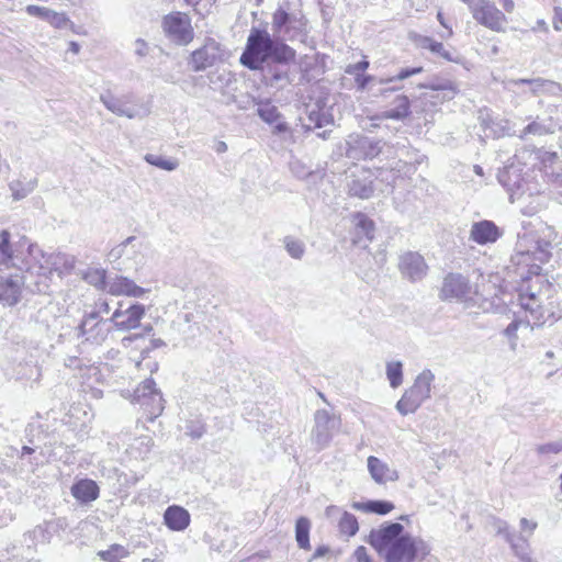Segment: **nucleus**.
Returning <instances> with one entry per match:
<instances>
[{"label": "nucleus", "mask_w": 562, "mask_h": 562, "mask_svg": "<svg viewBox=\"0 0 562 562\" xmlns=\"http://www.w3.org/2000/svg\"><path fill=\"white\" fill-rule=\"evenodd\" d=\"M558 155L554 151H547L532 146H524L518 149L514 157L498 172L499 183L506 189L517 193L524 186H527L529 194L533 195L541 191V183L530 178V172L536 168L543 172V177L557 162Z\"/></svg>", "instance_id": "f257e3e1"}, {"label": "nucleus", "mask_w": 562, "mask_h": 562, "mask_svg": "<svg viewBox=\"0 0 562 562\" xmlns=\"http://www.w3.org/2000/svg\"><path fill=\"white\" fill-rule=\"evenodd\" d=\"M75 257L56 252L45 254L37 245H27V290L49 294L54 273L58 276L74 269Z\"/></svg>", "instance_id": "f03ea898"}, {"label": "nucleus", "mask_w": 562, "mask_h": 562, "mask_svg": "<svg viewBox=\"0 0 562 562\" xmlns=\"http://www.w3.org/2000/svg\"><path fill=\"white\" fill-rule=\"evenodd\" d=\"M294 59L295 50L282 40L259 27H251L240 63L251 70H258L271 59Z\"/></svg>", "instance_id": "7ed1b4c3"}, {"label": "nucleus", "mask_w": 562, "mask_h": 562, "mask_svg": "<svg viewBox=\"0 0 562 562\" xmlns=\"http://www.w3.org/2000/svg\"><path fill=\"white\" fill-rule=\"evenodd\" d=\"M435 374L430 369H424L414 380L396 403V409L403 416L415 413L422 404L431 397Z\"/></svg>", "instance_id": "20e7f679"}, {"label": "nucleus", "mask_w": 562, "mask_h": 562, "mask_svg": "<svg viewBox=\"0 0 562 562\" xmlns=\"http://www.w3.org/2000/svg\"><path fill=\"white\" fill-rule=\"evenodd\" d=\"M27 245L31 244L25 238L14 245L8 231L0 232V272L26 269Z\"/></svg>", "instance_id": "39448f33"}, {"label": "nucleus", "mask_w": 562, "mask_h": 562, "mask_svg": "<svg viewBox=\"0 0 562 562\" xmlns=\"http://www.w3.org/2000/svg\"><path fill=\"white\" fill-rule=\"evenodd\" d=\"M100 101L110 112L127 119H142L150 113L149 106L139 103L133 93L116 97L110 91H106L100 94Z\"/></svg>", "instance_id": "423d86ee"}, {"label": "nucleus", "mask_w": 562, "mask_h": 562, "mask_svg": "<svg viewBox=\"0 0 562 562\" xmlns=\"http://www.w3.org/2000/svg\"><path fill=\"white\" fill-rule=\"evenodd\" d=\"M481 25L494 32H505L506 15L491 0H461Z\"/></svg>", "instance_id": "0eeeda50"}, {"label": "nucleus", "mask_w": 562, "mask_h": 562, "mask_svg": "<svg viewBox=\"0 0 562 562\" xmlns=\"http://www.w3.org/2000/svg\"><path fill=\"white\" fill-rule=\"evenodd\" d=\"M161 26L167 38L176 45L187 46L194 38L191 19L187 13L177 11L165 15Z\"/></svg>", "instance_id": "6e6552de"}, {"label": "nucleus", "mask_w": 562, "mask_h": 562, "mask_svg": "<svg viewBox=\"0 0 562 562\" xmlns=\"http://www.w3.org/2000/svg\"><path fill=\"white\" fill-rule=\"evenodd\" d=\"M132 401L138 403L153 422L165 408V400L153 379L144 380L134 391Z\"/></svg>", "instance_id": "1a4fd4ad"}, {"label": "nucleus", "mask_w": 562, "mask_h": 562, "mask_svg": "<svg viewBox=\"0 0 562 562\" xmlns=\"http://www.w3.org/2000/svg\"><path fill=\"white\" fill-rule=\"evenodd\" d=\"M227 58L224 46L212 37H207L204 44L190 54L188 64L193 71H203Z\"/></svg>", "instance_id": "9d476101"}, {"label": "nucleus", "mask_w": 562, "mask_h": 562, "mask_svg": "<svg viewBox=\"0 0 562 562\" xmlns=\"http://www.w3.org/2000/svg\"><path fill=\"white\" fill-rule=\"evenodd\" d=\"M341 422L338 416L327 409H317L314 414V427L311 432V440L318 450L326 448L331 441L334 434L340 428Z\"/></svg>", "instance_id": "9b49d317"}, {"label": "nucleus", "mask_w": 562, "mask_h": 562, "mask_svg": "<svg viewBox=\"0 0 562 562\" xmlns=\"http://www.w3.org/2000/svg\"><path fill=\"white\" fill-rule=\"evenodd\" d=\"M480 291L476 284H471L469 280L460 273L448 274L441 288V296L446 300H457L467 304L475 303V297Z\"/></svg>", "instance_id": "f8f14e48"}, {"label": "nucleus", "mask_w": 562, "mask_h": 562, "mask_svg": "<svg viewBox=\"0 0 562 562\" xmlns=\"http://www.w3.org/2000/svg\"><path fill=\"white\" fill-rule=\"evenodd\" d=\"M113 327L111 318L104 319L99 317V312H91L81 319L78 326V336L92 345L101 346L108 339Z\"/></svg>", "instance_id": "ddd939ff"}, {"label": "nucleus", "mask_w": 562, "mask_h": 562, "mask_svg": "<svg viewBox=\"0 0 562 562\" xmlns=\"http://www.w3.org/2000/svg\"><path fill=\"white\" fill-rule=\"evenodd\" d=\"M23 286L27 289V269L0 272V304L4 306L18 304Z\"/></svg>", "instance_id": "4468645a"}, {"label": "nucleus", "mask_w": 562, "mask_h": 562, "mask_svg": "<svg viewBox=\"0 0 562 562\" xmlns=\"http://www.w3.org/2000/svg\"><path fill=\"white\" fill-rule=\"evenodd\" d=\"M384 146L386 144L380 139L353 134L347 139L346 155L355 160L373 159L382 153Z\"/></svg>", "instance_id": "2eb2a0df"}, {"label": "nucleus", "mask_w": 562, "mask_h": 562, "mask_svg": "<svg viewBox=\"0 0 562 562\" xmlns=\"http://www.w3.org/2000/svg\"><path fill=\"white\" fill-rule=\"evenodd\" d=\"M294 59L274 58L259 68L262 72V81L266 86L278 90L285 88L292 81L290 77V63Z\"/></svg>", "instance_id": "dca6fc26"}, {"label": "nucleus", "mask_w": 562, "mask_h": 562, "mask_svg": "<svg viewBox=\"0 0 562 562\" xmlns=\"http://www.w3.org/2000/svg\"><path fill=\"white\" fill-rule=\"evenodd\" d=\"M404 527L400 522H387L379 529L371 530L369 535V543L380 553L389 550L397 539L405 536Z\"/></svg>", "instance_id": "f3484780"}, {"label": "nucleus", "mask_w": 562, "mask_h": 562, "mask_svg": "<svg viewBox=\"0 0 562 562\" xmlns=\"http://www.w3.org/2000/svg\"><path fill=\"white\" fill-rule=\"evenodd\" d=\"M551 244L546 240L536 239L533 236L525 234L518 243V255L522 261H538L544 263L550 258Z\"/></svg>", "instance_id": "a211bd4d"}, {"label": "nucleus", "mask_w": 562, "mask_h": 562, "mask_svg": "<svg viewBox=\"0 0 562 562\" xmlns=\"http://www.w3.org/2000/svg\"><path fill=\"white\" fill-rule=\"evenodd\" d=\"M144 315L145 307L142 304H133L126 310H122V305L120 304L113 312L111 321L115 329L125 331L137 328Z\"/></svg>", "instance_id": "6ab92c4d"}, {"label": "nucleus", "mask_w": 562, "mask_h": 562, "mask_svg": "<svg viewBox=\"0 0 562 562\" xmlns=\"http://www.w3.org/2000/svg\"><path fill=\"white\" fill-rule=\"evenodd\" d=\"M398 269L404 278L411 282H416L427 274L428 266L422 255L407 251L400 257Z\"/></svg>", "instance_id": "aec40b11"}, {"label": "nucleus", "mask_w": 562, "mask_h": 562, "mask_svg": "<svg viewBox=\"0 0 562 562\" xmlns=\"http://www.w3.org/2000/svg\"><path fill=\"white\" fill-rule=\"evenodd\" d=\"M519 303L521 307L530 313L533 325H541L546 322L547 316L551 313L543 306V295L541 292L536 293L530 289L519 294Z\"/></svg>", "instance_id": "412c9836"}, {"label": "nucleus", "mask_w": 562, "mask_h": 562, "mask_svg": "<svg viewBox=\"0 0 562 562\" xmlns=\"http://www.w3.org/2000/svg\"><path fill=\"white\" fill-rule=\"evenodd\" d=\"M417 554L415 539L406 533L384 552L385 562H414Z\"/></svg>", "instance_id": "4be33fe9"}, {"label": "nucleus", "mask_w": 562, "mask_h": 562, "mask_svg": "<svg viewBox=\"0 0 562 562\" xmlns=\"http://www.w3.org/2000/svg\"><path fill=\"white\" fill-rule=\"evenodd\" d=\"M542 191L543 189L541 188L539 193L530 195L529 190H527V186H524L517 193L512 191L507 192L509 194L510 202H518L524 215L533 216L544 206V199L541 195Z\"/></svg>", "instance_id": "5701e85b"}, {"label": "nucleus", "mask_w": 562, "mask_h": 562, "mask_svg": "<svg viewBox=\"0 0 562 562\" xmlns=\"http://www.w3.org/2000/svg\"><path fill=\"white\" fill-rule=\"evenodd\" d=\"M503 236V231L493 222L482 220L474 222L470 229V239L477 245L494 244Z\"/></svg>", "instance_id": "b1692460"}, {"label": "nucleus", "mask_w": 562, "mask_h": 562, "mask_svg": "<svg viewBox=\"0 0 562 562\" xmlns=\"http://www.w3.org/2000/svg\"><path fill=\"white\" fill-rule=\"evenodd\" d=\"M457 93V88L452 81H445L430 87V91L424 92L420 100L424 102V111L427 110V104L435 108L446 100H451Z\"/></svg>", "instance_id": "393cba45"}, {"label": "nucleus", "mask_w": 562, "mask_h": 562, "mask_svg": "<svg viewBox=\"0 0 562 562\" xmlns=\"http://www.w3.org/2000/svg\"><path fill=\"white\" fill-rule=\"evenodd\" d=\"M105 291L112 295L132 297H142L146 293L144 288L138 286L133 280L122 276L109 280Z\"/></svg>", "instance_id": "a878e982"}, {"label": "nucleus", "mask_w": 562, "mask_h": 562, "mask_svg": "<svg viewBox=\"0 0 562 562\" xmlns=\"http://www.w3.org/2000/svg\"><path fill=\"white\" fill-rule=\"evenodd\" d=\"M373 192V180L370 172L362 170L359 175L351 176L348 182V193L351 196L369 199Z\"/></svg>", "instance_id": "bb28decb"}, {"label": "nucleus", "mask_w": 562, "mask_h": 562, "mask_svg": "<svg viewBox=\"0 0 562 562\" xmlns=\"http://www.w3.org/2000/svg\"><path fill=\"white\" fill-rule=\"evenodd\" d=\"M368 470L371 477L378 484L395 482L398 480V472L395 469L390 468L389 464L373 456L368 458Z\"/></svg>", "instance_id": "cd10ccee"}, {"label": "nucleus", "mask_w": 562, "mask_h": 562, "mask_svg": "<svg viewBox=\"0 0 562 562\" xmlns=\"http://www.w3.org/2000/svg\"><path fill=\"white\" fill-rule=\"evenodd\" d=\"M423 159H424V156H419V157L415 158L414 161L398 159L395 162V165L391 167V169H384V168L379 169L378 178L381 181L386 182L387 186L393 188L396 180L401 177L402 173H407L411 170V166L413 164L419 165V164H422Z\"/></svg>", "instance_id": "c85d7f7f"}, {"label": "nucleus", "mask_w": 562, "mask_h": 562, "mask_svg": "<svg viewBox=\"0 0 562 562\" xmlns=\"http://www.w3.org/2000/svg\"><path fill=\"white\" fill-rule=\"evenodd\" d=\"M549 112H550V114H553L554 112H557V108L555 106L551 108L549 110ZM558 127H559V123L553 120L552 115H550L548 119H544V120H540L539 117H537L535 121L529 123L526 127H524V130L519 134V137L521 139H524L529 134L538 135V136L552 134L555 132V130Z\"/></svg>", "instance_id": "c756f323"}, {"label": "nucleus", "mask_w": 562, "mask_h": 562, "mask_svg": "<svg viewBox=\"0 0 562 562\" xmlns=\"http://www.w3.org/2000/svg\"><path fill=\"white\" fill-rule=\"evenodd\" d=\"M100 488L90 479H82L71 486V495L81 504H88L99 497Z\"/></svg>", "instance_id": "7c9ffc66"}, {"label": "nucleus", "mask_w": 562, "mask_h": 562, "mask_svg": "<svg viewBox=\"0 0 562 562\" xmlns=\"http://www.w3.org/2000/svg\"><path fill=\"white\" fill-rule=\"evenodd\" d=\"M166 526L173 531H182L190 524V514L181 506H169L164 514Z\"/></svg>", "instance_id": "2f4dec72"}, {"label": "nucleus", "mask_w": 562, "mask_h": 562, "mask_svg": "<svg viewBox=\"0 0 562 562\" xmlns=\"http://www.w3.org/2000/svg\"><path fill=\"white\" fill-rule=\"evenodd\" d=\"M352 223L357 235V239H355L356 244H360L362 237H364L367 241H371L373 239L374 223L366 214L356 213L352 216Z\"/></svg>", "instance_id": "473e14b6"}, {"label": "nucleus", "mask_w": 562, "mask_h": 562, "mask_svg": "<svg viewBox=\"0 0 562 562\" xmlns=\"http://www.w3.org/2000/svg\"><path fill=\"white\" fill-rule=\"evenodd\" d=\"M394 103L395 108L382 112L380 117L400 121L409 115V99L406 95H397L394 100Z\"/></svg>", "instance_id": "72a5a7b5"}, {"label": "nucleus", "mask_w": 562, "mask_h": 562, "mask_svg": "<svg viewBox=\"0 0 562 562\" xmlns=\"http://www.w3.org/2000/svg\"><path fill=\"white\" fill-rule=\"evenodd\" d=\"M311 522L306 517H300L295 524V539L301 549L310 550Z\"/></svg>", "instance_id": "f704fd0d"}, {"label": "nucleus", "mask_w": 562, "mask_h": 562, "mask_svg": "<svg viewBox=\"0 0 562 562\" xmlns=\"http://www.w3.org/2000/svg\"><path fill=\"white\" fill-rule=\"evenodd\" d=\"M353 507L367 513L386 515L394 508V505L386 501H369L367 503H355Z\"/></svg>", "instance_id": "c9c22d12"}, {"label": "nucleus", "mask_w": 562, "mask_h": 562, "mask_svg": "<svg viewBox=\"0 0 562 562\" xmlns=\"http://www.w3.org/2000/svg\"><path fill=\"white\" fill-rule=\"evenodd\" d=\"M283 246L289 256L295 260H301L305 255V244L303 240L294 236H285L283 238Z\"/></svg>", "instance_id": "e433bc0d"}, {"label": "nucleus", "mask_w": 562, "mask_h": 562, "mask_svg": "<svg viewBox=\"0 0 562 562\" xmlns=\"http://www.w3.org/2000/svg\"><path fill=\"white\" fill-rule=\"evenodd\" d=\"M294 22H296V18L280 8L272 15V30L276 33H282L285 31L286 26Z\"/></svg>", "instance_id": "4c0bfd02"}, {"label": "nucleus", "mask_w": 562, "mask_h": 562, "mask_svg": "<svg viewBox=\"0 0 562 562\" xmlns=\"http://www.w3.org/2000/svg\"><path fill=\"white\" fill-rule=\"evenodd\" d=\"M385 373L391 387L396 389L403 383V363L401 361H389Z\"/></svg>", "instance_id": "58836bf2"}, {"label": "nucleus", "mask_w": 562, "mask_h": 562, "mask_svg": "<svg viewBox=\"0 0 562 562\" xmlns=\"http://www.w3.org/2000/svg\"><path fill=\"white\" fill-rule=\"evenodd\" d=\"M144 159L149 165L166 171H173L179 166V161L176 158H166L154 154H146Z\"/></svg>", "instance_id": "ea45409f"}, {"label": "nucleus", "mask_w": 562, "mask_h": 562, "mask_svg": "<svg viewBox=\"0 0 562 562\" xmlns=\"http://www.w3.org/2000/svg\"><path fill=\"white\" fill-rule=\"evenodd\" d=\"M153 439L148 436H143L134 439L130 449L136 458L145 459L153 448Z\"/></svg>", "instance_id": "a19ab883"}, {"label": "nucleus", "mask_w": 562, "mask_h": 562, "mask_svg": "<svg viewBox=\"0 0 562 562\" xmlns=\"http://www.w3.org/2000/svg\"><path fill=\"white\" fill-rule=\"evenodd\" d=\"M36 187V180L27 182L13 181L10 183V190L14 200H22L26 198Z\"/></svg>", "instance_id": "79ce46f5"}, {"label": "nucleus", "mask_w": 562, "mask_h": 562, "mask_svg": "<svg viewBox=\"0 0 562 562\" xmlns=\"http://www.w3.org/2000/svg\"><path fill=\"white\" fill-rule=\"evenodd\" d=\"M422 46L424 48L429 49L434 54L442 57L446 60L456 61V59L452 56V54L440 42H436V41H434L430 37H424L423 41H422Z\"/></svg>", "instance_id": "37998d69"}, {"label": "nucleus", "mask_w": 562, "mask_h": 562, "mask_svg": "<svg viewBox=\"0 0 562 562\" xmlns=\"http://www.w3.org/2000/svg\"><path fill=\"white\" fill-rule=\"evenodd\" d=\"M98 557L102 561L106 562H117L116 560L119 558H125L128 555L127 549H125L123 546L114 543L109 547L106 550H101L98 553Z\"/></svg>", "instance_id": "c03bdc74"}, {"label": "nucleus", "mask_w": 562, "mask_h": 562, "mask_svg": "<svg viewBox=\"0 0 562 562\" xmlns=\"http://www.w3.org/2000/svg\"><path fill=\"white\" fill-rule=\"evenodd\" d=\"M547 79H543V78H530V79H527V78H519V79H512L509 80V83L515 86V87H518V86H521V85H528L530 87V92L533 94V95H538L540 93H542V88L546 83Z\"/></svg>", "instance_id": "a18cd8bd"}, {"label": "nucleus", "mask_w": 562, "mask_h": 562, "mask_svg": "<svg viewBox=\"0 0 562 562\" xmlns=\"http://www.w3.org/2000/svg\"><path fill=\"white\" fill-rule=\"evenodd\" d=\"M339 529L349 537L355 536L359 529L357 518L352 514L345 512L339 520Z\"/></svg>", "instance_id": "49530a36"}, {"label": "nucleus", "mask_w": 562, "mask_h": 562, "mask_svg": "<svg viewBox=\"0 0 562 562\" xmlns=\"http://www.w3.org/2000/svg\"><path fill=\"white\" fill-rule=\"evenodd\" d=\"M48 23L55 29L69 27L72 32L77 33L74 22L69 20L66 13L52 11Z\"/></svg>", "instance_id": "de8ad7c7"}, {"label": "nucleus", "mask_w": 562, "mask_h": 562, "mask_svg": "<svg viewBox=\"0 0 562 562\" xmlns=\"http://www.w3.org/2000/svg\"><path fill=\"white\" fill-rule=\"evenodd\" d=\"M308 123L306 124L307 128H321L331 123V117L321 111L312 110L308 113L307 117Z\"/></svg>", "instance_id": "09e8293b"}, {"label": "nucleus", "mask_w": 562, "mask_h": 562, "mask_svg": "<svg viewBox=\"0 0 562 562\" xmlns=\"http://www.w3.org/2000/svg\"><path fill=\"white\" fill-rule=\"evenodd\" d=\"M86 280L95 288L105 290L106 272L103 269H92L87 272Z\"/></svg>", "instance_id": "8fccbe9b"}, {"label": "nucleus", "mask_w": 562, "mask_h": 562, "mask_svg": "<svg viewBox=\"0 0 562 562\" xmlns=\"http://www.w3.org/2000/svg\"><path fill=\"white\" fill-rule=\"evenodd\" d=\"M423 71L422 67H413V68H405L402 69L396 76L389 77V78H380L375 79V81L380 85H385L389 82H393L395 80H404L407 79L414 75L420 74Z\"/></svg>", "instance_id": "3c124183"}, {"label": "nucleus", "mask_w": 562, "mask_h": 562, "mask_svg": "<svg viewBox=\"0 0 562 562\" xmlns=\"http://www.w3.org/2000/svg\"><path fill=\"white\" fill-rule=\"evenodd\" d=\"M257 113L267 123H273L279 117L278 109L270 103L260 104Z\"/></svg>", "instance_id": "603ef678"}, {"label": "nucleus", "mask_w": 562, "mask_h": 562, "mask_svg": "<svg viewBox=\"0 0 562 562\" xmlns=\"http://www.w3.org/2000/svg\"><path fill=\"white\" fill-rule=\"evenodd\" d=\"M205 425L200 419H191L187 422L186 434L193 439H200L205 434Z\"/></svg>", "instance_id": "864d4df0"}, {"label": "nucleus", "mask_w": 562, "mask_h": 562, "mask_svg": "<svg viewBox=\"0 0 562 562\" xmlns=\"http://www.w3.org/2000/svg\"><path fill=\"white\" fill-rule=\"evenodd\" d=\"M544 178H547L548 183L552 186L554 194L559 199L560 203H562V172L550 171L547 172Z\"/></svg>", "instance_id": "5fc2aeb1"}, {"label": "nucleus", "mask_w": 562, "mask_h": 562, "mask_svg": "<svg viewBox=\"0 0 562 562\" xmlns=\"http://www.w3.org/2000/svg\"><path fill=\"white\" fill-rule=\"evenodd\" d=\"M25 11L31 16H36V18H40V19L48 22V19L50 16V13L53 10L45 8V7L29 4V5H26Z\"/></svg>", "instance_id": "6e6d98bb"}, {"label": "nucleus", "mask_w": 562, "mask_h": 562, "mask_svg": "<svg viewBox=\"0 0 562 562\" xmlns=\"http://www.w3.org/2000/svg\"><path fill=\"white\" fill-rule=\"evenodd\" d=\"M537 452L539 454L560 453V452H562V441L539 445L537 447Z\"/></svg>", "instance_id": "4d7b16f0"}, {"label": "nucleus", "mask_w": 562, "mask_h": 562, "mask_svg": "<svg viewBox=\"0 0 562 562\" xmlns=\"http://www.w3.org/2000/svg\"><path fill=\"white\" fill-rule=\"evenodd\" d=\"M290 169L299 179H305L312 173L300 160L291 161Z\"/></svg>", "instance_id": "13d9d810"}, {"label": "nucleus", "mask_w": 562, "mask_h": 562, "mask_svg": "<svg viewBox=\"0 0 562 562\" xmlns=\"http://www.w3.org/2000/svg\"><path fill=\"white\" fill-rule=\"evenodd\" d=\"M133 240H135L134 236L127 237L123 243L114 247L109 254L110 260L114 261L120 259L125 252L127 245L131 244Z\"/></svg>", "instance_id": "bf43d9fd"}, {"label": "nucleus", "mask_w": 562, "mask_h": 562, "mask_svg": "<svg viewBox=\"0 0 562 562\" xmlns=\"http://www.w3.org/2000/svg\"><path fill=\"white\" fill-rule=\"evenodd\" d=\"M522 324L521 321L514 319L505 329L504 335L512 340V348L514 349L517 340V330Z\"/></svg>", "instance_id": "052dcab7"}, {"label": "nucleus", "mask_w": 562, "mask_h": 562, "mask_svg": "<svg viewBox=\"0 0 562 562\" xmlns=\"http://www.w3.org/2000/svg\"><path fill=\"white\" fill-rule=\"evenodd\" d=\"M368 67H369V61L363 59L359 63L348 65L345 69V72L356 77V76L362 74Z\"/></svg>", "instance_id": "680f3d73"}, {"label": "nucleus", "mask_w": 562, "mask_h": 562, "mask_svg": "<svg viewBox=\"0 0 562 562\" xmlns=\"http://www.w3.org/2000/svg\"><path fill=\"white\" fill-rule=\"evenodd\" d=\"M495 525L497 528V532L504 535L506 541L509 542L510 546L513 547V543H516V542L514 540L513 535L508 531L507 522L503 521V520H497Z\"/></svg>", "instance_id": "e2e57ef3"}, {"label": "nucleus", "mask_w": 562, "mask_h": 562, "mask_svg": "<svg viewBox=\"0 0 562 562\" xmlns=\"http://www.w3.org/2000/svg\"><path fill=\"white\" fill-rule=\"evenodd\" d=\"M513 550H514L515 554L518 557L519 562H536L531 559V557L526 551L524 546H520L518 543H513Z\"/></svg>", "instance_id": "0e129e2a"}, {"label": "nucleus", "mask_w": 562, "mask_h": 562, "mask_svg": "<svg viewBox=\"0 0 562 562\" xmlns=\"http://www.w3.org/2000/svg\"><path fill=\"white\" fill-rule=\"evenodd\" d=\"M560 92H562L561 85L555 82V81L547 79V81H546V83H544V86L542 88V93H548V94L557 95Z\"/></svg>", "instance_id": "69168bd1"}, {"label": "nucleus", "mask_w": 562, "mask_h": 562, "mask_svg": "<svg viewBox=\"0 0 562 562\" xmlns=\"http://www.w3.org/2000/svg\"><path fill=\"white\" fill-rule=\"evenodd\" d=\"M352 558L356 560V562H372L370 555L368 554L367 548L363 546H360L355 550Z\"/></svg>", "instance_id": "338daca9"}, {"label": "nucleus", "mask_w": 562, "mask_h": 562, "mask_svg": "<svg viewBox=\"0 0 562 562\" xmlns=\"http://www.w3.org/2000/svg\"><path fill=\"white\" fill-rule=\"evenodd\" d=\"M134 52L139 57H145L149 52L148 44L143 38H137L134 42Z\"/></svg>", "instance_id": "774afa93"}]
</instances>
